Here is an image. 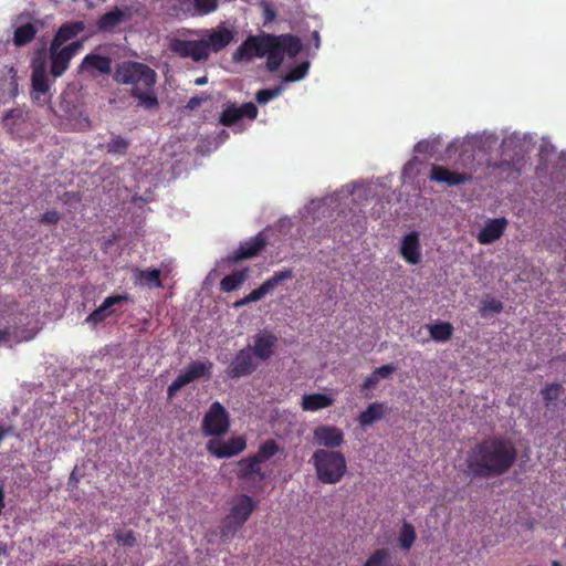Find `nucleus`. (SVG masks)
Returning a JSON list of instances; mask_svg holds the SVG:
<instances>
[{"instance_id":"1","label":"nucleus","mask_w":566,"mask_h":566,"mask_svg":"<svg viewBox=\"0 0 566 566\" xmlns=\"http://www.w3.org/2000/svg\"><path fill=\"white\" fill-rule=\"evenodd\" d=\"M516 458L517 450L511 440L483 439L468 451L465 473L472 479L497 478L510 471Z\"/></svg>"},{"instance_id":"2","label":"nucleus","mask_w":566,"mask_h":566,"mask_svg":"<svg viewBox=\"0 0 566 566\" xmlns=\"http://www.w3.org/2000/svg\"><path fill=\"white\" fill-rule=\"evenodd\" d=\"M114 80L117 83L132 86L129 94L138 101V106L145 109L158 107V98L154 91L157 74L147 64L132 61L123 62L116 67Z\"/></svg>"},{"instance_id":"3","label":"nucleus","mask_w":566,"mask_h":566,"mask_svg":"<svg viewBox=\"0 0 566 566\" xmlns=\"http://www.w3.org/2000/svg\"><path fill=\"white\" fill-rule=\"evenodd\" d=\"M310 462L315 469L317 480L324 484L340 482L347 472L346 458L340 451L317 449Z\"/></svg>"},{"instance_id":"4","label":"nucleus","mask_w":566,"mask_h":566,"mask_svg":"<svg viewBox=\"0 0 566 566\" xmlns=\"http://www.w3.org/2000/svg\"><path fill=\"white\" fill-rule=\"evenodd\" d=\"M264 56L266 55L265 66L269 72H276L283 63L284 54L290 57L296 56L302 50L301 40L293 34H270L264 33Z\"/></svg>"},{"instance_id":"5","label":"nucleus","mask_w":566,"mask_h":566,"mask_svg":"<svg viewBox=\"0 0 566 566\" xmlns=\"http://www.w3.org/2000/svg\"><path fill=\"white\" fill-rule=\"evenodd\" d=\"M256 507V502L247 494L239 495L233 502L229 514L223 518L220 535L221 538H230L249 520Z\"/></svg>"},{"instance_id":"6","label":"nucleus","mask_w":566,"mask_h":566,"mask_svg":"<svg viewBox=\"0 0 566 566\" xmlns=\"http://www.w3.org/2000/svg\"><path fill=\"white\" fill-rule=\"evenodd\" d=\"M83 48V42L80 40L73 41L65 46L54 45L50 43L49 59H50V73L53 77H60L69 69L71 60Z\"/></svg>"},{"instance_id":"7","label":"nucleus","mask_w":566,"mask_h":566,"mask_svg":"<svg viewBox=\"0 0 566 566\" xmlns=\"http://www.w3.org/2000/svg\"><path fill=\"white\" fill-rule=\"evenodd\" d=\"M230 418L226 408L219 401L211 403L202 419V432L207 437H220L228 432Z\"/></svg>"},{"instance_id":"8","label":"nucleus","mask_w":566,"mask_h":566,"mask_svg":"<svg viewBox=\"0 0 566 566\" xmlns=\"http://www.w3.org/2000/svg\"><path fill=\"white\" fill-rule=\"evenodd\" d=\"M169 50L182 59L203 62L209 59V51L205 40H182L174 38L169 41Z\"/></svg>"},{"instance_id":"9","label":"nucleus","mask_w":566,"mask_h":566,"mask_svg":"<svg viewBox=\"0 0 566 566\" xmlns=\"http://www.w3.org/2000/svg\"><path fill=\"white\" fill-rule=\"evenodd\" d=\"M258 368L252 354V347L249 345L238 350L228 365L226 374L230 379H238L253 374Z\"/></svg>"},{"instance_id":"10","label":"nucleus","mask_w":566,"mask_h":566,"mask_svg":"<svg viewBox=\"0 0 566 566\" xmlns=\"http://www.w3.org/2000/svg\"><path fill=\"white\" fill-rule=\"evenodd\" d=\"M129 301L130 295L127 293L109 295L85 318V323L92 327H96L98 324L103 323L106 318L116 313L115 306L122 305L123 303H127Z\"/></svg>"},{"instance_id":"11","label":"nucleus","mask_w":566,"mask_h":566,"mask_svg":"<svg viewBox=\"0 0 566 566\" xmlns=\"http://www.w3.org/2000/svg\"><path fill=\"white\" fill-rule=\"evenodd\" d=\"M313 440L315 444L323 447L322 449L335 450L344 443L345 437L338 427L321 424L314 429Z\"/></svg>"},{"instance_id":"12","label":"nucleus","mask_w":566,"mask_h":566,"mask_svg":"<svg viewBox=\"0 0 566 566\" xmlns=\"http://www.w3.org/2000/svg\"><path fill=\"white\" fill-rule=\"evenodd\" d=\"M264 33L249 35L233 52V62L251 61L253 57L264 56Z\"/></svg>"},{"instance_id":"13","label":"nucleus","mask_w":566,"mask_h":566,"mask_svg":"<svg viewBox=\"0 0 566 566\" xmlns=\"http://www.w3.org/2000/svg\"><path fill=\"white\" fill-rule=\"evenodd\" d=\"M247 447L244 437H231L228 441L212 439L207 443V450L214 457L230 458L241 453Z\"/></svg>"},{"instance_id":"14","label":"nucleus","mask_w":566,"mask_h":566,"mask_svg":"<svg viewBox=\"0 0 566 566\" xmlns=\"http://www.w3.org/2000/svg\"><path fill=\"white\" fill-rule=\"evenodd\" d=\"M78 72L91 77L108 75L112 72V60L106 55L90 53L82 60Z\"/></svg>"},{"instance_id":"15","label":"nucleus","mask_w":566,"mask_h":566,"mask_svg":"<svg viewBox=\"0 0 566 566\" xmlns=\"http://www.w3.org/2000/svg\"><path fill=\"white\" fill-rule=\"evenodd\" d=\"M256 116L258 108L252 102L244 103L241 106L230 104L222 111L219 123L226 127H231L244 117L255 119Z\"/></svg>"},{"instance_id":"16","label":"nucleus","mask_w":566,"mask_h":566,"mask_svg":"<svg viewBox=\"0 0 566 566\" xmlns=\"http://www.w3.org/2000/svg\"><path fill=\"white\" fill-rule=\"evenodd\" d=\"M294 276L292 269H284L275 272L271 277L266 279L258 289L245 295L247 302H258L266 294L271 293L279 284L284 281L292 280Z\"/></svg>"},{"instance_id":"17","label":"nucleus","mask_w":566,"mask_h":566,"mask_svg":"<svg viewBox=\"0 0 566 566\" xmlns=\"http://www.w3.org/2000/svg\"><path fill=\"white\" fill-rule=\"evenodd\" d=\"M237 476L240 481L261 484L268 475L262 470L261 463L253 455H250L238 462Z\"/></svg>"},{"instance_id":"18","label":"nucleus","mask_w":566,"mask_h":566,"mask_svg":"<svg viewBox=\"0 0 566 566\" xmlns=\"http://www.w3.org/2000/svg\"><path fill=\"white\" fill-rule=\"evenodd\" d=\"M266 237L263 232H259L255 237L241 242L239 248L229 256L232 262L251 259L260 254L266 245Z\"/></svg>"},{"instance_id":"19","label":"nucleus","mask_w":566,"mask_h":566,"mask_svg":"<svg viewBox=\"0 0 566 566\" xmlns=\"http://www.w3.org/2000/svg\"><path fill=\"white\" fill-rule=\"evenodd\" d=\"M509 221L504 217L489 219L476 235L480 244H491L499 240L505 232Z\"/></svg>"},{"instance_id":"20","label":"nucleus","mask_w":566,"mask_h":566,"mask_svg":"<svg viewBox=\"0 0 566 566\" xmlns=\"http://www.w3.org/2000/svg\"><path fill=\"white\" fill-rule=\"evenodd\" d=\"M430 179L436 182H444L448 186H459L471 181V174L450 171L448 168L433 165L430 170Z\"/></svg>"},{"instance_id":"21","label":"nucleus","mask_w":566,"mask_h":566,"mask_svg":"<svg viewBox=\"0 0 566 566\" xmlns=\"http://www.w3.org/2000/svg\"><path fill=\"white\" fill-rule=\"evenodd\" d=\"M277 338L270 332H260L254 337V345L252 347V354L260 360H268L274 353Z\"/></svg>"},{"instance_id":"22","label":"nucleus","mask_w":566,"mask_h":566,"mask_svg":"<svg viewBox=\"0 0 566 566\" xmlns=\"http://www.w3.org/2000/svg\"><path fill=\"white\" fill-rule=\"evenodd\" d=\"M31 67L32 88L38 93L45 94L50 88L45 59L42 55L35 56Z\"/></svg>"},{"instance_id":"23","label":"nucleus","mask_w":566,"mask_h":566,"mask_svg":"<svg viewBox=\"0 0 566 566\" xmlns=\"http://www.w3.org/2000/svg\"><path fill=\"white\" fill-rule=\"evenodd\" d=\"M400 253L409 264H418L421 260L419 233L406 234L401 241Z\"/></svg>"},{"instance_id":"24","label":"nucleus","mask_w":566,"mask_h":566,"mask_svg":"<svg viewBox=\"0 0 566 566\" xmlns=\"http://www.w3.org/2000/svg\"><path fill=\"white\" fill-rule=\"evenodd\" d=\"M84 30H85L84 21L65 22L57 29L51 43H53L54 45L63 46V44L65 42L75 39Z\"/></svg>"},{"instance_id":"25","label":"nucleus","mask_w":566,"mask_h":566,"mask_svg":"<svg viewBox=\"0 0 566 566\" xmlns=\"http://www.w3.org/2000/svg\"><path fill=\"white\" fill-rule=\"evenodd\" d=\"M233 40V32L227 28L212 29L207 36V51L216 53L223 50Z\"/></svg>"},{"instance_id":"26","label":"nucleus","mask_w":566,"mask_h":566,"mask_svg":"<svg viewBox=\"0 0 566 566\" xmlns=\"http://www.w3.org/2000/svg\"><path fill=\"white\" fill-rule=\"evenodd\" d=\"M128 19V15L119 8H115L99 17L96 27L98 31L112 32L117 25Z\"/></svg>"},{"instance_id":"27","label":"nucleus","mask_w":566,"mask_h":566,"mask_svg":"<svg viewBox=\"0 0 566 566\" xmlns=\"http://www.w3.org/2000/svg\"><path fill=\"white\" fill-rule=\"evenodd\" d=\"M135 283L142 286H147L149 289H160L163 287L160 275L161 272L159 269H135L133 271Z\"/></svg>"},{"instance_id":"28","label":"nucleus","mask_w":566,"mask_h":566,"mask_svg":"<svg viewBox=\"0 0 566 566\" xmlns=\"http://www.w3.org/2000/svg\"><path fill=\"white\" fill-rule=\"evenodd\" d=\"M28 113L23 107L9 109L2 117V125L11 134L18 133L27 122Z\"/></svg>"},{"instance_id":"29","label":"nucleus","mask_w":566,"mask_h":566,"mask_svg":"<svg viewBox=\"0 0 566 566\" xmlns=\"http://www.w3.org/2000/svg\"><path fill=\"white\" fill-rule=\"evenodd\" d=\"M334 399L325 394H310L302 397L301 407L304 411H317L331 407Z\"/></svg>"},{"instance_id":"30","label":"nucleus","mask_w":566,"mask_h":566,"mask_svg":"<svg viewBox=\"0 0 566 566\" xmlns=\"http://www.w3.org/2000/svg\"><path fill=\"white\" fill-rule=\"evenodd\" d=\"M386 405L384 402H373L366 410L358 416V423L361 428H366L374 422L380 420L386 413Z\"/></svg>"},{"instance_id":"31","label":"nucleus","mask_w":566,"mask_h":566,"mask_svg":"<svg viewBox=\"0 0 566 566\" xmlns=\"http://www.w3.org/2000/svg\"><path fill=\"white\" fill-rule=\"evenodd\" d=\"M279 453L284 455V449L275 440L268 439L259 446L253 457L262 464Z\"/></svg>"},{"instance_id":"32","label":"nucleus","mask_w":566,"mask_h":566,"mask_svg":"<svg viewBox=\"0 0 566 566\" xmlns=\"http://www.w3.org/2000/svg\"><path fill=\"white\" fill-rule=\"evenodd\" d=\"M248 274H249V269H242V270H238V271H234V272L226 275L220 281V290L223 292H227V293L235 291L247 280Z\"/></svg>"},{"instance_id":"33","label":"nucleus","mask_w":566,"mask_h":566,"mask_svg":"<svg viewBox=\"0 0 566 566\" xmlns=\"http://www.w3.org/2000/svg\"><path fill=\"white\" fill-rule=\"evenodd\" d=\"M38 33V27L33 23H25L18 27L13 34V43L17 46H23L30 43Z\"/></svg>"},{"instance_id":"34","label":"nucleus","mask_w":566,"mask_h":566,"mask_svg":"<svg viewBox=\"0 0 566 566\" xmlns=\"http://www.w3.org/2000/svg\"><path fill=\"white\" fill-rule=\"evenodd\" d=\"M427 327L430 333V337L440 343L449 340L453 333V327L449 322L429 324Z\"/></svg>"},{"instance_id":"35","label":"nucleus","mask_w":566,"mask_h":566,"mask_svg":"<svg viewBox=\"0 0 566 566\" xmlns=\"http://www.w3.org/2000/svg\"><path fill=\"white\" fill-rule=\"evenodd\" d=\"M212 363L210 360L206 361H192L187 369L185 370L192 381L211 376Z\"/></svg>"},{"instance_id":"36","label":"nucleus","mask_w":566,"mask_h":566,"mask_svg":"<svg viewBox=\"0 0 566 566\" xmlns=\"http://www.w3.org/2000/svg\"><path fill=\"white\" fill-rule=\"evenodd\" d=\"M416 531L412 524L403 522L399 536L398 546L405 551H409L416 541Z\"/></svg>"},{"instance_id":"37","label":"nucleus","mask_w":566,"mask_h":566,"mask_svg":"<svg viewBox=\"0 0 566 566\" xmlns=\"http://www.w3.org/2000/svg\"><path fill=\"white\" fill-rule=\"evenodd\" d=\"M563 390H564L563 386L558 382L546 384L541 389V395H542L544 405L547 408H549L553 405V402H555L560 397Z\"/></svg>"},{"instance_id":"38","label":"nucleus","mask_w":566,"mask_h":566,"mask_svg":"<svg viewBox=\"0 0 566 566\" xmlns=\"http://www.w3.org/2000/svg\"><path fill=\"white\" fill-rule=\"evenodd\" d=\"M191 3L193 14L206 15L217 10L218 0H182V4Z\"/></svg>"},{"instance_id":"39","label":"nucleus","mask_w":566,"mask_h":566,"mask_svg":"<svg viewBox=\"0 0 566 566\" xmlns=\"http://www.w3.org/2000/svg\"><path fill=\"white\" fill-rule=\"evenodd\" d=\"M129 145L130 144L126 138L122 136H115L105 145V149L108 154L112 155H125L129 148Z\"/></svg>"},{"instance_id":"40","label":"nucleus","mask_w":566,"mask_h":566,"mask_svg":"<svg viewBox=\"0 0 566 566\" xmlns=\"http://www.w3.org/2000/svg\"><path fill=\"white\" fill-rule=\"evenodd\" d=\"M310 69L308 62H302L286 72L283 77L285 83H292L305 77Z\"/></svg>"},{"instance_id":"41","label":"nucleus","mask_w":566,"mask_h":566,"mask_svg":"<svg viewBox=\"0 0 566 566\" xmlns=\"http://www.w3.org/2000/svg\"><path fill=\"white\" fill-rule=\"evenodd\" d=\"M390 554L386 548L376 549L366 560L364 566H390Z\"/></svg>"},{"instance_id":"42","label":"nucleus","mask_w":566,"mask_h":566,"mask_svg":"<svg viewBox=\"0 0 566 566\" xmlns=\"http://www.w3.org/2000/svg\"><path fill=\"white\" fill-rule=\"evenodd\" d=\"M192 382L191 378L188 376L186 371L179 374L177 378L168 386L167 396L168 399L175 397V395L186 385Z\"/></svg>"},{"instance_id":"43","label":"nucleus","mask_w":566,"mask_h":566,"mask_svg":"<svg viewBox=\"0 0 566 566\" xmlns=\"http://www.w3.org/2000/svg\"><path fill=\"white\" fill-rule=\"evenodd\" d=\"M281 93H282V86L260 90L255 95V99L259 104H265V103L270 102L271 99L277 97Z\"/></svg>"},{"instance_id":"44","label":"nucleus","mask_w":566,"mask_h":566,"mask_svg":"<svg viewBox=\"0 0 566 566\" xmlns=\"http://www.w3.org/2000/svg\"><path fill=\"white\" fill-rule=\"evenodd\" d=\"M24 338L18 335V329L10 327L0 328V344H11V343H20Z\"/></svg>"},{"instance_id":"45","label":"nucleus","mask_w":566,"mask_h":566,"mask_svg":"<svg viewBox=\"0 0 566 566\" xmlns=\"http://www.w3.org/2000/svg\"><path fill=\"white\" fill-rule=\"evenodd\" d=\"M503 310V304L501 301L496 298H488L482 302L481 313L485 315L486 313H501Z\"/></svg>"},{"instance_id":"46","label":"nucleus","mask_w":566,"mask_h":566,"mask_svg":"<svg viewBox=\"0 0 566 566\" xmlns=\"http://www.w3.org/2000/svg\"><path fill=\"white\" fill-rule=\"evenodd\" d=\"M115 538L117 543L122 544L125 547H133L136 544V537L133 531H127L125 533L117 532L115 534Z\"/></svg>"},{"instance_id":"47","label":"nucleus","mask_w":566,"mask_h":566,"mask_svg":"<svg viewBox=\"0 0 566 566\" xmlns=\"http://www.w3.org/2000/svg\"><path fill=\"white\" fill-rule=\"evenodd\" d=\"M61 219V216L55 210H48L45 211L40 219L41 223L44 224H56Z\"/></svg>"},{"instance_id":"48","label":"nucleus","mask_w":566,"mask_h":566,"mask_svg":"<svg viewBox=\"0 0 566 566\" xmlns=\"http://www.w3.org/2000/svg\"><path fill=\"white\" fill-rule=\"evenodd\" d=\"M395 371V366L391 364L382 365L376 368L373 373L376 375L378 380L380 378H388Z\"/></svg>"},{"instance_id":"49","label":"nucleus","mask_w":566,"mask_h":566,"mask_svg":"<svg viewBox=\"0 0 566 566\" xmlns=\"http://www.w3.org/2000/svg\"><path fill=\"white\" fill-rule=\"evenodd\" d=\"M208 98L209 97L207 95H205V96H192L187 102L186 108L189 109V111H193V109L198 108L199 106H201V104L203 102H206Z\"/></svg>"},{"instance_id":"50","label":"nucleus","mask_w":566,"mask_h":566,"mask_svg":"<svg viewBox=\"0 0 566 566\" xmlns=\"http://www.w3.org/2000/svg\"><path fill=\"white\" fill-rule=\"evenodd\" d=\"M263 17H264V24H268L270 22H273L276 19V12L271 6L265 4L263 8Z\"/></svg>"},{"instance_id":"51","label":"nucleus","mask_w":566,"mask_h":566,"mask_svg":"<svg viewBox=\"0 0 566 566\" xmlns=\"http://www.w3.org/2000/svg\"><path fill=\"white\" fill-rule=\"evenodd\" d=\"M378 378L376 377V375L374 373H371V375H369L368 377L365 378V380L363 381L361 384V390H368V389H371L374 387H376V385L378 384Z\"/></svg>"},{"instance_id":"52","label":"nucleus","mask_w":566,"mask_h":566,"mask_svg":"<svg viewBox=\"0 0 566 566\" xmlns=\"http://www.w3.org/2000/svg\"><path fill=\"white\" fill-rule=\"evenodd\" d=\"M3 509H4V492L0 488V515L2 514Z\"/></svg>"},{"instance_id":"53","label":"nucleus","mask_w":566,"mask_h":566,"mask_svg":"<svg viewBox=\"0 0 566 566\" xmlns=\"http://www.w3.org/2000/svg\"><path fill=\"white\" fill-rule=\"evenodd\" d=\"M207 82H208L207 76H201V77H198L195 80L196 85H205V84H207Z\"/></svg>"},{"instance_id":"54","label":"nucleus","mask_w":566,"mask_h":566,"mask_svg":"<svg viewBox=\"0 0 566 566\" xmlns=\"http://www.w3.org/2000/svg\"><path fill=\"white\" fill-rule=\"evenodd\" d=\"M250 303H251V302H247V301H245V296H244L243 298H241V300L237 301V302L234 303V306H235V307H241V306L248 305V304H250Z\"/></svg>"},{"instance_id":"55","label":"nucleus","mask_w":566,"mask_h":566,"mask_svg":"<svg viewBox=\"0 0 566 566\" xmlns=\"http://www.w3.org/2000/svg\"><path fill=\"white\" fill-rule=\"evenodd\" d=\"M313 39H314V42H315V46L318 48L319 46V34H318L317 31L313 32Z\"/></svg>"},{"instance_id":"56","label":"nucleus","mask_w":566,"mask_h":566,"mask_svg":"<svg viewBox=\"0 0 566 566\" xmlns=\"http://www.w3.org/2000/svg\"><path fill=\"white\" fill-rule=\"evenodd\" d=\"M7 554V544L3 542H0V556Z\"/></svg>"},{"instance_id":"57","label":"nucleus","mask_w":566,"mask_h":566,"mask_svg":"<svg viewBox=\"0 0 566 566\" xmlns=\"http://www.w3.org/2000/svg\"><path fill=\"white\" fill-rule=\"evenodd\" d=\"M174 566H187V562L178 560Z\"/></svg>"},{"instance_id":"58","label":"nucleus","mask_w":566,"mask_h":566,"mask_svg":"<svg viewBox=\"0 0 566 566\" xmlns=\"http://www.w3.org/2000/svg\"><path fill=\"white\" fill-rule=\"evenodd\" d=\"M72 481H74L75 483H77V482H78V480L75 478L74 472H73V473L71 474V476H70V482H72Z\"/></svg>"},{"instance_id":"59","label":"nucleus","mask_w":566,"mask_h":566,"mask_svg":"<svg viewBox=\"0 0 566 566\" xmlns=\"http://www.w3.org/2000/svg\"><path fill=\"white\" fill-rule=\"evenodd\" d=\"M552 566H562V564L559 562H557V560H553L552 562Z\"/></svg>"},{"instance_id":"60","label":"nucleus","mask_w":566,"mask_h":566,"mask_svg":"<svg viewBox=\"0 0 566 566\" xmlns=\"http://www.w3.org/2000/svg\"><path fill=\"white\" fill-rule=\"evenodd\" d=\"M421 146H422V143H418V145H417V149H420V148H421Z\"/></svg>"}]
</instances>
